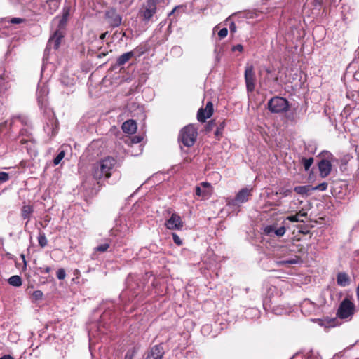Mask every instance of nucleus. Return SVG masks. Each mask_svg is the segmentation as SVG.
I'll use <instances>...</instances> for the list:
<instances>
[{
    "mask_svg": "<svg viewBox=\"0 0 359 359\" xmlns=\"http://www.w3.org/2000/svg\"><path fill=\"white\" fill-rule=\"evenodd\" d=\"M25 133H27V130L23 129V130H21L20 133V135H23L25 134Z\"/></svg>",
    "mask_w": 359,
    "mask_h": 359,
    "instance_id": "nucleus-55",
    "label": "nucleus"
},
{
    "mask_svg": "<svg viewBox=\"0 0 359 359\" xmlns=\"http://www.w3.org/2000/svg\"><path fill=\"white\" fill-rule=\"evenodd\" d=\"M310 189L309 186H297L295 187L294 191L300 195H306Z\"/></svg>",
    "mask_w": 359,
    "mask_h": 359,
    "instance_id": "nucleus-22",
    "label": "nucleus"
},
{
    "mask_svg": "<svg viewBox=\"0 0 359 359\" xmlns=\"http://www.w3.org/2000/svg\"><path fill=\"white\" fill-rule=\"evenodd\" d=\"M64 34L62 30H55L54 34L48 41L46 50H57L60 45L62 39L64 37Z\"/></svg>",
    "mask_w": 359,
    "mask_h": 359,
    "instance_id": "nucleus-11",
    "label": "nucleus"
},
{
    "mask_svg": "<svg viewBox=\"0 0 359 359\" xmlns=\"http://www.w3.org/2000/svg\"><path fill=\"white\" fill-rule=\"evenodd\" d=\"M50 271H51V268L50 266H46L43 269L40 268V271L41 273H49Z\"/></svg>",
    "mask_w": 359,
    "mask_h": 359,
    "instance_id": "nucleus-48",
    "label": "nucleus"
},
{
    "mask_svg": "<svg viewBox=\"0 0 359 359\" xmlns=\"http://www.w3.org/2000/svg\"><path fill=\"white\" fill-rule=\"evenodd\" d=\"M38 242H39V245L41 248H44L45 246L47 245L48 241H47V238H46L44 233L40 232V233L38 236Z\"/></svg>",
    "mask_w": 359,
    "mask_h": 359,
    "instance_id": "nucleus-25",
    "label": "nucleus"
},
{
    "mask_svg": "<svg viewBox=\"0 0 359 359\" xmlns=\"http://www.w3.org/2000/svg\"><path fill=\"white\" fill-rule=\"evenodd\" d=\"M134 353L133 351H128L125 355L124 359H133Z\"/></svg>",
    "mask_w": 359,
    "mask_h": 359,
    "instance_id": "nucleus-47",
    "label": "nucleus"
},
{
    "mask_svg": "<svg viewBox=\"0 0 359 359\" xmlns=\"http://www.w3.org/2000/svg\"><path fill=\"white\" fill-rule=\"evenodd\" d=\"M264 231L267 236H272L275 234L278 237H281L285 233L286 229L283 226L276 229L275 226L269 225L266 226Z\"/></svg>",
    "mask_w": 359,
    "mask_h": 359,
    "instance_id": "nucleus-15",
    "label": "nucleus"
},
{
    "mask_svg": "<svg viewBox=\"0 0 359 359\" xmlns=\"http://www.w3.org/2000/svg\"><path fill=\"white\" fill-rule=\"evenodd\" d=\"M8 283L14 287H20L22 284V278L18 275L12 276L8 280Z\"/></svg>",
    "mask_w": 359,
    "mask_h": 359,
    "instance_id": "nucleus-21",
    "label": "nucleus"
},
{
    "mask_svg": "<svg viewBox=\"0 0 359 359\" xmlns=\"http://www.w3.org/2000/svg\"><path fill=\"white\" fill-rule=\"evenodd\" d=\"M327 188V183L323 182L318 186L315 187L313 189L315 190H320V191H325Z\"/></svg>",
    "mask_w": 359,
    "mask_h": 359,
    "instance_id": "nucleus-38",
    "label": "nucleus"
},
{
    "mask_svg": "<svg viewBox=\"0 0 359 359\" xmlns=\"http://www.w3.org/2000/svg\"><path fill=\"white\" fill-rule=\"evenodd\" d=\"M66 277L65 270L62 268H60L57 271V278L59 280H64Z\"/></svg>",
    "mask_w": 359,
    "mask_h": 359,
    "instance_id": "nucleus-32",
    "label": "nucleus"
},
{
    "mask_svg": "<svg viewBox=\"0 0 359 359\" xmlns=\"http://www.w3.org/2000/svg\"><path fill=\"white\" fill-rule=\"evenodd\" d=\"M268 109L276 114L286 112L289 109V102L283 97H274L269 100Z\"/></svg>",
    "mask_w": 359,
    "mask_h": 359,
    "instance_id": "nucleus-6",
    "label": "nucleus"
},
{
    "mask_svg": "<svg viewBox=\"0 0 359 359\" xmlns=\"http://www.w3.org/2000/svg\"><path fill=\"white\" fill-rule=\"evenodd\" d=\"M43 292L41 290H36L32 294V297L34 299V300H40L43 297Z\"/></svg>",
    "mask_w": 359,
    "mask_h": 359,
    "instance_id": "nucleus-34",
    "label": "nucleus"
},
{
    "mask_svg": "<svg viewBox=\"0 0 359 359\" xmlns=\"http://www.w3.org/2000/svg\"><path fill=\"white\" fill-rule=\"evenodd\" d=\"M355 312V306L354 303L348 298H345L338 307L337 316L340 319H351Z\"/></svg>",
    "mask_w": 359,
    "mask_h": 359,
    "instance_id": "nucleus-3",
    "label": "nucleus"
},
{
    "mask_svg": "<svg viewBox=\"0 0 359 359\" xmlns=\"http://www.w3.org/2000/svg\"><path fill=\"white\" fill-rule=\"evenodd\" d=\"M212 113L213 104L211 102H208L204 109L201 108L198 111L197 119L200 122H205L207 118L212 116Z\"/></svg>",
    "mask_w": 359,
    "mask_h": 359,
    "instance_id": "nucleus-12",
    "label": "nucleus"
},
{
    "mask_svg": "<svg viewBox=\"0 0 359 359\" xmlns=\"http://www.w3.org/2000/svg\"><path fill=\"white\" fill-rule=\"evenodd\" d=\"M200 186L203 189H206L210 187V184L208 182H203L201 183Z\"/></svg>",
    "mask_w": 359,
    "mask_h": 359,
    "instance_id": "nucleus-50",
    "label": "nucleus"
},
{
    "mask_svg": "<svg viewBox=\"0 0 359 359\" xmlns=\"http://www.w3.org/2000/svg\"><path fill=\"white\" fill-rule=\"evenodd\" d=\"M197 137V131L192 125L184 127L179 135L178 140L185 147H190L194 145Z\"/></svg>",
    "mask_w": 359,
    "mask_h": 359,
    "instance_id": "nucleus-2",
    "label": "nucleus"
},
{
    "mask_svg": "<svg viewBox=\"0 0 359 359\" xmlns=\"http://www.w3.org/2000/svg\"><path fill=\"white\" fill-rule=\"evenodd\" d=\"M15 121H19L22 125H25V126H27L28 123V120L27 118L22 117V116H15V117H13L11 121V123H10L11 127H12L14 125Z\"/></svg>",
    "mask_w": 359,
    "mask_h": 359,
    "instance_id": "nucleus-26",
    "label": "nucleus"
},
{
    "mask_svg": "<svg viewBox=\"0 0 359 359\" xmlns=\"http://www.w3.org/2000/svg\"><path fill=\"white\" fill-rule=\"evenodd\" d=\"M65 82H67V80L65 79ZM68 82H71V81H68Z\"/></svg>",
    "mask_w": 359,
    "mask_h": 359,
    "instance_id": "nucleus-61",
    "label": "nucleus"
},
{
    "mask_svg": "<svg viewBox=\"0 0 359 359\" xmlns=\"http://www.w3.org/2000/svg\"><path fill=\"white\" fill-rule=\"evenodd\" d=\"M47 4L50 7V13L53 14L59 7V3L57 0H49L47 1Z\"/></svg>",
    "mask_w": 359,
    "mask_h": 359,
    "instance_id": "nucleus-24",
    "label": "nucleus"
},
{
    "mask_svg": "<svg viewBox=\"0 0 359 359\" xmlns=\"http://www.w3.org/2000/svg\"><path fill=\"white\" fill-rule=\"evenodd\" d=\"M105 18L109 25L112 27H117L122 22L121 16L114 8H110L109 10L107 11L105 13Z\"/></svg>",
    "mask_w": 359,
    "mask_h": 359,
    "instance_id": "nucleus-9",
    "label": "nucleus"
},
{
    "mask_svg": "<svg viewBox=\"0 0 359 359\" xmlns=\"http://www.w3.org/2000/svg\"><path fill=\"white\" fill-rule=\"evenodd\" d=\"M9 180V175L5 172H0V183H4Z\"/></svg>",
    "mask_w": 359,
    "mask_h": 359,
    "instance_id": "nucleus-35",
    "label": "nucleus"
},
{
    "mask_svg": "<svg viewBox=\"0 0 359 359\" xmlns=\"http://www.w3.org/2000/svg\"><path fill=\"white\" fill-rule=\"evenodd\" d=\"M120 4H123L126 8L131 5L133 0H118Z\"/></svg>",
    "mask_w": 359,
    "mask_h": 359,
    "instance_id": "nucleus-41",
    "label": "nucleus"
},
{
    "mask_svg": "<svg viewBox=\"0 0 359 359\" xmlns=\"http://www.w3.org/2000/svg\"><path fill=\"white\" fill-rule=\"evenodd\" d=\"M302 163H303L304 168L305 170L308 171L313 163V158H312V157L309 158H303Z\"/></svg>",
    "mask_w": 359,
    "mask_h": 359,
    "instance_id": "nucleus-27",
    "label": "nucleus"
},
{
    "mask_svg": "<svg viewBox=\"0 0 359 359\" xmlns=\"http://www.w3.org/2000/svg\"><path fill=\"white\" fill-rule=\"evenodd\" d=\"M108 34V32H106L104 33H102L100 36V40H104L106 37V36Z\"/></svg>",
    "mask_w": 359,
    "mask_h": 359,
    "instance_id": "nucleus-52",
    "label": "nucleus"
},
{
    "mask_svg": "<svg viewBox=\"0 0 359 359\" xmlns=\"http://www.w3.org/2000/svg\"><path fill=\"white\" fill-rule=\"evenodd\" d=\"M60 81H61V83L65 86L73 85V83H74V79H71V82H65V78L64 76L61 78Z\"/></svg>",
    "mask_w": 359,
    "mask_h": 359,
    "instance_id": "nucleus-45",
    "label": "nucleus"
},
{
    "mask_svg": "<svg viewBox=\"0 0 359 359\" xmlns=\"http://www.w3.org/2000/svg\"><path fill=\"white\" fill-rule=\"evenodd\" d=\"M243 47L242 45L241 44H238L236 46H234L233 48H232V50L233 51H239V52H241L243 51Z\"/></svg>",
    "mask_w": 359,
    "mask_h": 359,
    "instance_id": "nucleus-43",
    "label": "nucleus"
},
{
    "mask_svg": "<svg viewBox=\"0 0 359 359\" xmlns=\"http://www.w3.org/2000/svg\"><path fill=\"white\" fill-rule=\"evenodd\" d=\"M67 22V20L60 18L58 21V26L56 30H62L64 31L66 24Z\"/></svg>",
    "mask_w": 359,
    "mask_h": 359,
    "instance_id": "nucleus-30",
    "label": "nucleus"
},
{
    "mask_svg": "<svg viewBox=\"0 0 359 359\" xmlns=\"http://www.w3.org/2000/svg\"><path fill=\"white\" fill-rule=\"evenodd\" d=\"M34 212V208L30 205H24L21 208V217L23 219H27L26 225L29 222L32 215Z\"/></svg>",
    "mask_w": 359,
    "mask_h": 359,
    "instance_id": "nucleus-16",
    "label": "nucleus"
},
{
    "mask_svg": "<svg viewBox=\"0 0 359 359\" xmlns=\"http://www.w3.org/2000/svg\"><path fill=\"white\" fill-rule=\"evenodd\" d=\"M156 12V0H148L146 7L140 11V16L142 20L148 22Z\"/></svg>",
    "mask_w": 359,
    "mask_h": 359,
    "instance_id": "nucleus-8",
    "label": "nucleus"
},
{
    "mask_svg": "<svg viewBox=\"0 0 359 359\" xmlns=\"http://www.w3.org/2000/svg\"><path fill=\"white\" fill-rule=\"evenodd\" d=\"M300 261H301L300 257H298V256H295V257L292 258V259L279 261V262H277V264L278 266L296 264L299 263Z\"/></svg>",
    "mask_w": 359,
    "mask_h": 359,
    "instance_id": "nucleus-20",
    "label": "nucleus"
},
{
    "mask_svg": "<svg viewBox=\"0 0 359 359\" xmlns=\"http://www.w3.org/2000/svg\"><path fill=\"white\" fill-rule=\"evenodd\" d=\"M70 13V7L65 6L63 8L62 11V16L61 18H65L68 20L69 16Z\"/></svg>",
    "mask_w": 359,
    "mask_h": 359,
    "instance_id": "nucleus-36",
    "label": "nucleus"
},
{
    "mask_svg": "<svg viewBox=\"0 0 359 359\" xmlns=\"http://www.w3.org/2000/svg\"><path fill=\"white\" fill-rule=\"evenodd\" d=\"M116 160L111 156H107L93 165L92 175L95 180L102 178L109 179L111 176L116 164Z\"/></svg>",
    "mask_w": 359,
    "mask_h": 359,
    "instance_id": "nucleus-1",
    "label": "nucleus"
},
{
    "mask_svg": "<svg viewBox=\"0 0 359 359\" xmlns=\"http://www.w3.org/2000/svg\"><path fill=\"white\" fill-rule=\"evenodd\" d=\"M224 127H225V122L224 121L220 122L219 126L217 128V130L215 132V136L216 137H219V136L222 135V131H223Z\"/></svg>",
    "mask_w": 359,
    "mask_h": 359,
    "instance_id": "nucleus-29",
    "label": "nucleus"
},
{
    "mask_svg": "<svg viewBox=\"0 0 359 359\" xmlns=\"http://www.w3.org/2000/svg\"><path fill=\"white\" fill-rule=\"evenodd\" d=\"M283 309H280L279 307L273 308V312L277 315H281L283 313Z\"/></svg>",
    "mask_w": 359,
    "mask_h": 359,
    "instance_id": "nucleus-46",
    "label": "nucleus"
},
{
    "mask_svg": "<svg viewBox=\"0 0 359 359\" xmlns=\"http://www.w3.org/2000/svg\"><path fill=\"white\" fill-rule=\"evenodd\" d=\"M196 194L198 196L206 197L210 194L208 190L203 189L201 186L196 187Z\"/></svg>",
    "mask_w": 359,
    "mask_h": 359,
    "instance_id": "nucleus-23",
    "label": "nucleus"
},
{
    "mask_svg": "<svg viewBox=\"0 0 359 359\" xmlns=\"http://www.w3.org/2000/svg\"><path fill=\"white\" fill-rule=\"evenodd\" d=\"M245 81L248 92H252L255 88V73L252 65L247 64L245 68Z\"/></svg>",
    "mask_w": 359,
    "mask_h": 359,
    "instance_id": "nucleus-7",
    "label": "nucleus"
},
{
    "mask_svg": "<svg viewBox=\"0 0 359 359\" xmlns=\"http://www.w3.org/2000/svg\"><path fill=\"white\" fill-rule=\"evenodd\" d=\"M47 93H48V91H47L46 88H45V87L44 88H41L38 91V93H37V95H38V102H39V104L41 105V107L46 104V102H47V99H46Z\"/></svg>",
    "mask_w": 359,
    "mask_h": 359,
    "instance_id": "nucleus-19",
    "label": "nucleus"
},
{
    "mask_svg": "<svg viewBox=\"0 0 359 359\" xmlns=\"http://www.w3.org/2000/svg\"><path fill=\"white\" fill-rule=\"evenodd\" d=\"M122 130L124 133L133 134L137 130L136 122L133 120H128L122 125Z\"/></svg>",
    "mask_w": 359,
    "mask_h": 359,
    "instance_id": "nucleus-17",
    "label": "nucleus"
},
{
    "mask_svg": "<svg viewBox=\"0 0 359 359\" xmlns=\"http://www.w3.org/2000/svg\"><path fill=\"white\" fill-rule=\"evenodd\" d=\"M109 248V243H103V244H101L100 245H98L95 250L97 251H99V252H105L108 250V248Z\"/></svg>",
    "mask_w": 359,
    "mask_h": 359,
    "instance_id": "nucleus-33",
    "label": "nucleus"
},
{
    "mask_svg": "<svg viewBox=\"0 0 359 359\" xmlns=\"http://www.w3.org/2000/svg\"><path fill=\"white\" fill-rule=\"evenodd\" d=\"M252 187H247L241 189L233 198H228L226 205L228 206L239 207L241 204L248 202L252 196Z\"/></svg>",
    "mask_w": 359,
    "mask_h": 359,
    "instance_id": "nucleus-5",
    "label": "nucleus"
},
{
    "mask_svg": "<svg viewBox=\"0 0 359 359\" xmlns=\"http://www.w3.org/2000/svg\"><path fill=\"white\" fill-rule=\"evenodd\" d=\"M164 354L165 351L162 345H155L149 350L145 359H162Z\"/></svg>",
    "mask_w": 359,
    "mask_h": 359,
    "instance_id": "nucleus-14",
    "label": "nucleus"
},
{
    "mask_svg": "<svg viewBox=\"0 0 359 359\" xmlns=\"http://www.w3.org/2000/svg\"><path fill=\"white\" fill-rule=\"evenodd\" d=\"M287 219L290 222H299V219H298V216L297 215L289 216Z\"/></svg>",
    "mask_w": 359,
    "mask_h": 359,
    "instance_id": "nucleus-44",
    "label": "nucleus"
},
{
    "mask_svg": "<svg viewBox=\"0 0 359 359\" xmlns=\"http://www.w3.org/2000/svg\"><path fill=\"white\" fill-rule=\"evenodd\" d=\"M291 192H292V191H291V190H290V189H287V190H285V191L283 192V194H284V196H288L289 194H291Z\"/></svg>",
    "mask_w": 359,
    "mask_h": 359,
    "instance_id": "nucleus-54",
    "label": "nucleus"
},
{
    "mask_svg": "<svg viewBox=\"0 0 359 359\" xmlns=\"http://www.w3.org/2000/svg\"><path fill=\"white\" fill-rule=\"evenodd\" d=\"M319 156L322 158L318 163L320 175L321 177L325 178L331 172V160L333 158V155L329 151H323L320 153Z\"/></svg>",
    "mask_w": 359,
    "mask_h": 359,
    "instance_id": "nucleus-4",
    "label": "nucleus"
},
{
    "mask_svg": "<svg viewBox=\"0 0 359 359\" xmlns=\"http://www.w3.org/2000/svg\"><path fill=\"white\" fill-rule=\"evenodd\" d=\"M53 135H55L56 133V131H55L54 128L53 129Z\"/></svg>",
    "mask_w": 359,
    "mask_h": 359,
    "instance_id": "nucleus-58",
    "label": "nucleus"
},
{
    "mask_svg": "<svg viewBox=\"0 0 359 359\" xmlns=\"http://www.w3.org/2000/svg\"><path fill=\"white\" fill-rule=\"evenodd\" d=\"M172 236L173 241L175 244H177L179 246L182 244V241L181 238L175 233H172Z\"/></svg>",
    "mask_w": 359,
    "mask_h": 359,
    "instance_id": "nucleus-37",
    "label": "nucleus"
},
{
    "mask_svg": "<svg viewBox=\"0 0 359 359\" xmlns=\"http://www.w3.org/2000/svg\"><path fill=\"white\" fill-rule=\"evenodd\" d=\"M20 257H21V259H22V262H23V264H24V266H25V267H26V266H27V261H26V259H25V255L21 254V255H20Z\"/></svg>",
    "mask_w": 359,
    "mask_h": 359,
    "instance_id": "nucleus-51",
    "label": "nucleus"
},
{
    "mask_svg": "<svg viewBox=\"0 0 359 359\" xmlns=\"http://www.w3.org/2000/svg\"><path fill=\"white\" fill-rule=\"evenodd\" d=\"M142 140H143L142 137H141L140 135H135V136L133 137L131 142L133 144H137L141 142Z\"/></svg>",
    "mask_w": 359,
    "mask_h": 359,
    "instance_id": "nucleus-40",
    "label": "nucleus"
},
{
    "mask_svg": "<svg viewBox=\"0 0 359 359\" xmlns=\"http://www.w3.org/2000/svg\"><path fill=\"white\" fill-rule=\"evenodd\" d=\"M227 34H228V29L226 27L221 29L218 32V36L221 39L226 37L227 36Z\"/></svg>",
    "mask_w": 359,
    "mask_h": 359,
    "instance_id": "nucleus-39",
    "label": "nucleus"
},
{
    "mask_svg": "<svg viewBox=\"0 0 359 359\" xmlns=\"http://www.w3.org/2000/svg\"><path fill=\"white\" fill-rule=\"evenodd\" d=\"M337 283L341 287H346L350 284V278L345 272H339L337 276Z\"/></svg>",
    "mask_w": 359,
    "mask_h": 359,
    "instance_id": "nucleus-18",
    "label": "nucleus"
},
{
    "mask_svg": "<svg viewBox=\"0 0 359 359\" xmlns=\"http://www.w3.org/2000/svg\"><path fill=\"white\" fill-rule=\"evenodd\" d=\"M79 273V271L78 269H76L74 271V275H78Z\"/></svg>",
    "mask_w": 359,
    "mask_h": 359,
    "instance_id": "nucleus-57",
    "label": "nucleus"
},
{
    "mask_svg": "<svg viewBox=\"0 0 359 359\" xmlns=\"http://www.w3.org/2000/svg\"><path fill=\"white\" fill-rule=\"evenodd\" d=\"M143 53L144 51H139L137 48L132 51L125 53L117 58L116 65L118 67L122 66L128 62L135 55L140 56Z\"/></svg>",
    "mask_w": 359,
    "mask_h": 359,
    "instance_id": "nucleus-13",
    "label": "nucleus"
},
{
    "mask_svg": "<svg viewBox=\"0 0 359 359\" xmlns=\"http://www.w3.org/2000/svg\"><path fill=\"white\" fill-rule=\"evenodd\" d=\"M266 72L267 74H271V70L270 69H266Z\"/></svg>",
    "mask_w": 359,
    "mask_h": 359,
    "instance_id": "nucleus-56",
    "label": "nucleus"
},
{
    "mask_svg": "<svg viewBox=\"0 0 359 359\" xmlns=\"http://www.w3.org/2000/svg\"><path fill=\"white\" fill-rule=\"evenodd\" d=\"M5 124H6V122H4V123L1 124L0 126H4Z\"/></svg>",
    "mask_w": 359,
    "mask_h": 359,
    "instance_id": "nucleus-60",
    "label": "nucleus"
},
{
    "mask_svg": "<svg viewBox=\"0 0 359 359\" xmlns=\"http://www.w3.org/2000/svg\"><path fill=\"white\" fill-rule=\"evenodd\" d=\"M8 22L12 24H20L26 21L25 19L21 18H12L7 20Z\"/></svg>",
    "mask_w": 359,
    "mask_h": 359,
    "instance_id": "nucleus-31",
    "label": "nucleus"
},
{
    "mask_svg": "<svg viewBox=\"0 0 359 359\" xmlns=\"http://www.w3.org/2000/svg\"><path fill=\"white\" fill-rule=\"evenodd\" d=\"M229 29L231 33H234L236 32V26L234 22H231L229 26Z\"/></svg>",
    "mask_w": 359,
    "mask_h": 359,
    "instance_id": "nucleus-49",
    "label": "nucleus"
},
{
    "mask_svg": "<svg viewBox=\"0 0 359 359\" xmlns=\"http://www.w3.org/2000/svg\"><path fill=\"white\" fill-rule=\"evenodd\" d=\"M65 156V151L64 150H61L58 154L56 156V157L53 159V164L55 165H58L61 161L64 158Z\"/></svg>",
    "mask_w": 359,
    "mask_h": 359,
    "instance_id": "nucleus-28",
    "label": "nucleus"
},
{
    "mask_svg": "<svg viewBox=\"0 0 359 359\" xmlns=\"http://www.w3.org/2000/svg\"><path fill=\"white\" fill-rule=\"evenodd\" d=\"M0 359H13V358L12 356H11L10 355H5L1 357Z\"/></svg>",
    "mask_w": 359,
    "mask_h": 359,
    "instance_id": "nucleus-53",
    "label": "nucleus"
},
{
    "mask_svg": "<svg viewBox=\"0 0 359 359\" xmlns=\"http://www.w3.org/2000/svg\"><path fill=\"white\" fill-rule=\"evenodd\" d=\"M165 226L170 230H181L184 223L180 215L172 213L171 217L165 222Z\"/></svg>",
    "mask_w": 359,
    "mask_h": 359,
    "instance_id": "nucleus-10",
    "label": "nucleus"
},
{
    "mask_svg": "<svg viewBox=\"0 0 359 359\" xmlns=\"http://www.w3.org/2000/svg\"><path fill=\"white\" fill-rule=\"evenodd\" d=\"M215 122L214 120L210 121L205 128L206 131H210L212 129L213 126H215Z\"/></svg>",
    "mask_w": 359,
    "mask_h": 359,
    "instance_id": "nucleus-42",
    "label": "nucleus"
},
{
    "mask_svg": "<svg viewBox=\"0 0 359 359\" xmlns=\"http://www.w3.org/2000/svg\"><path fill=\"white\" fill-rule=\"evenodd\" d=\"M53 122H54L55 125H56V121H55V120H54V119H53ZM55 128H57V126H55Z\"/></svg>",
    "mask_w": 359,
    "mask_h": 359,
    "instance_id": "nucleus-59",
    "label": "nucleus"
}]
</instances>
